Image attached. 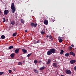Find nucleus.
Masks as SVG:
<instances>
[{
    "label": "nucleus",
    "mask_w": 76,
    "mask_h": 76,
    "mask_svg": "<svg viewBox=\"0 0 76 76\" xmlns=\"http://www.w3.org/2000/svg\"><path fill=\"white\" fill-rule=\"evenodd\" d=\"M46 37H47V38H48V37H49V36L48 35H47V36H46Z\"/></svg>",
    "instance_id": "41"
},
{
    "label": "nucleus",
    "mask_w": 76,
    "mask_h": 76,
    "mask_svg": "<svg viewBox=\"0 0 76 76\" xmlns=\"http://www.w3.org/2000/svg\"><path fill=\"white\" fill-rule=\"evenodd\" d=\"M34 63L35 64H37V63H38V61H37V60H35L34 61Z\"/></svg>",
    "instance_id": "22"
},
{
    "label": "nucleus",
    "mask_w": 76,
    "mask_h": 76,
    "mask_svg": "<svg viewBox=\"0 0 76 76\" xmlns=\"http://www.w3.org/2000/svg\"><path fill=\"white\" fill-rule=\"evenodd\" d=\"M13 70L14 71H15L16 70V69L14 68V69H13Z\"/></svg>",
    "instance_id": "38"
},
{
    "label": "nucleus",
    "mask_w": 76,
    "mask_h": 76,
    "mask_svg": "<svg viewBox=\"0 0 76 76\" xmlns=\"http://www.w3.org/2000/svg\"><path fill=\"white\" fill-rule=\"evenodd\" d=\"M13 48V46H11L10 47H9L8 48L9 49H12V48Z\"/></svg>",
    "instance_id": "26"
},
{
    "label": "nucleus",
    "mask_w": 76,
    "mask_h": 76,
    "mask_svg": "<svg viewBox=\"0 0 76 76\" xmlns=\"http://www.w3.org/2000/svg\"><path fill=\"white\" fill-rule=\"evenodd\" d=\"M12 72V70H9V73H11Z\"/></svg>",
    "instance_id": "32"
},
{
    "label": "nucleus",
    "mask_w": 76,
    "mask_h": 76,
    "mask_svg": "<svg viewBox=\"0 0 76 76\" xmlns=\"http://www.w3.org/2000/svg\"><path fill=\"white\" fill-rule=\"evenodd\" d=\"M74 70H76V66L74 67Z\"/></svg>",
    "instance_id": "36"
},
{
    "label": "nucleus",
    "mask_w": 76,
    "mask_h": 76,
    "mask_svg": "<svg viewBox=\"0 0 76 76\" xmlns=\"http://www.w3.org/2000/svg\"><path fill=\"white\" fill-rule=\"evenodd\" d=\"M50 21H51L52 22H54L55 21L54 19H53V18H51L50 19Z\"/></svg>",
    "instance_id": "17"
},
{
    "label": "nucleus",
    "mask_w": 76,
    "mask_h": 76,
    "mask_svg": "<svg viewBox=\"0 0 76 76\" xmlns=\"http://www.w3.org/2000/svg\"><path fill=\"white\" fill-rule=\"evenodd\" d=\"M49 38L50 39H51V40H53V37L51 35H50L49 37Z\"/></svg>",
    "instance_id": "16"
},
{
    "label": "nucleus",
    "mask_w": 76,
    "mask_h": 76,
    "mask_svg": "<svg viewBox=\"0 0 76 76\" xmlns=\"http://www.w3.org/2000/svg\"><path fill=\"white\" fill-rule=\"evenodd\" d=\"M10 56L11 58H13L15 56V54L14 53H12L11 54Z\"/></svg>",
    "instance_id": "12"
},
{
    "label": "nucleus",
    "mask_w": 76,
    "mask_h": 76,
    "mask_svg": "<svg viewBox=\"0 0 76 76\" xmlns=\"http://www.w3.org/2000/svg\"><path fill=\"white\" fill-rule=\"evenodd\" d=\"M76 60H71L70 61L71 64H74L76 63Z\"/></svg>",
    "instance_id": "10"
},
{
    "label": "nucleus",
    "mask_w": 76,
    "mask_h": 76,
    "mask_svg": "<svg viewBox=\"0 0 76 76\" xmlns=\"http://www.w3.org/2000/svg\"><path fill=\"white\" fill-rule=\"evenodd\" d=\"M1 39H4V38H5V36H4V35H2L1 36Z\"/></svg>",
    "instance_id": "20"
},
{
    "label": "nucleus",
    "mask_w": 76,
    "mask_h": 76,
    "mask_svg": "<svg viewBox=\"0 0 76 76\" xmlns=\"http://www.w3.org/2000/svg\"><path fill=\"white\" fill-rule=\"evenodd\" d=\"M40 42V41L39 40H38L37 42V43H39Z\"/></svg>",
    "instance_id": "34"
},
{
    "label": "nucleus",
    "mask_w": 76,
    "mask_h": 76,
    "mask_svg": "<svg viewBox=\"0 0 76 76\" xmlns=\"http://www.w3.org/2000/svg\"><path fill=\"white\" fill-rule=\"evenodd\" d=\"M44 69H45V66H42L39 68L40 70H44Z\"/></svg>",
    "instance_id": "15"
},
{
    "label": "nucleus",
    "mask_w": 76,
    "mask_h": 76,
    "mask_svg": "<svg viewBox=\"0 0 76 76\" xmlns=\"http://www.w3.org/2000/svg\"><path fill=\"white\" fill-rule=\"evenodd\" d=\"M31 55H32V54L31 53H30V54H28L27 55L28 57H30V56H31Z\"/></svg>",
    "instance_id": "30"
},
{
    "label": "nucleus",
    "mask_w": 76,
    "mask_h": 76,
    "mask_svg": "<svg viewBox=\"0 0 76 76\" xmlns=\"http://www.w3.org/2000/svg\"><path fill=\"white\" fill-rule=\"evenodd\" d=\"M22 51L24 54H26V53H27V50L24 49H22Z\"/></svg>",
    "instance_id": "8"
},
{
    "label": "nucleus",
    "mask_w": 76,
    "mask_h": 76,
    "mask_svg": "<svg viewBox=\"0 0 76 76\" xmlns=\"http://www.w3.org/2000/svg\"><path fill=\"white\" fill-rule=\"evenodd\" d=\"M69 54H70V55L73 56H75V53L73 52H69Z\"/></svg>",
    "instance_id": "14"
},
{
    "label": "nucleus",
    "mask_w": 76,
    "mask_h": 76,
    "mask_svg": "<svg viewBox=\"0 0 76 76\" xmlns=\"http://www.w3.org/2000/svg\"><path fill=\"white\" fill-rule=\"evenodd\" d=\"M51 59H49L48 60L47 62L46 63V64L48 65V64H49L50 63H51Z\"/></svg>",
    "instance_id": "13"
},
{
    "label": "nucleus",
    "mask_w": 76,
    "mask_h": 76,
    "mask_svg": "<svg viewBox=\"0 0 76 76\" xmlns=\"http://www.w3.org/2000/svg\"><path fill=\"white\" fill-rule=\"evenodd\" d=\"M18 64L20 66H21L22 64V63L21 62H19L18 63Z\"/></svg>",
    "instance_id": "28"
},
{
    "label": "nucleus",
    "mask_w": 76,
    "mask_h": 76,
    "mask_svg": "<svg viewBox=\"0 0 76 76\" xmlns=\"http://www.w3.org/2000/svg\"><path fill=\"white\" fill-rule=\"evenodd\" d=\"M71 46L72 47H74V45H73V44H72L71 45Z\"/></svg>",
    "instance_id": "37"
},
{
    "label": "nucleus",
    "mask_w": 76,
    "mask_h": 76,
    "mask_svg": "<svg viewBox=\"0 0 76 76\" xmlns=\"http://www.w3.org/2000/svg\"><path fill=\"white\" fill-rule=\"evenodd\" d=\"M60 76H64V75H60Z\"/></svg>",
    "instance_id": "42"
},
{
    "label": "nucleus",
    "mask_w": 76,
    "mask_h": 76,
    "mask_svg": "<svg viewBox=\"0 0 76 76\" xmlns=\"http://www.w3.org/2000/svg\"><path fill=\"white\" fill-rule=\"evenodd\" d=\"M41 63V60H40L38 61L39 63Z\"/></svg>",
    "instance_id": "35"
},
{
    "label": "nucleus",
    "mask_w": 76,
    "mask_h": 76,
    "mask_svg": "<svg viewBox=\"0 0 76 76\" xmlns=\"http://www.w3.org/2000/svg\"><path fill=\"white\" fill-rule=\"evenodd\" d=\"M1 13V11L0 10V14Z\"/></svg>",
    "instance_id": "43"
},
{
    "label": "nucleus",
    "mask_w": 76,
    "mask_h": 76,
    "mask_svg": "<svg viewBox=\"0 0 76 76\" xmlns=\"http://www.w3.org/2000/svg\"><path fill=\"white\" fill-rule=\"evenodd\" d=\"M4 74V72H0V75H2Z\"/></svg>",
    "instance_id": "31"
},
{
    "label": "nucleus",
    "mask_w": 76,
    "mask_h": 76,
    "mask_svg": "<svg viewBox=\"0 0 76 76\" xmlns=\"http://www.w3.org/2000/svg\"><path fill=\"white\" fill-rule=\"evenodd\" d=\"M34 71L35 72V73H38V70H36V69H34Z\"/></svg>",
    "instance_id": "27"
},
{
    "label": "nucleus",
    "mask_w": 76,
    "mask_h": 76,
    "mask_svg": "<svg viewBox=\"0 0 76 76\" xmlns=\"http://www.w3.org/2000/svg\"><path fill=\"white\" fill-rule=\"evenodd\" d=\"M40 33L42 35H44V34H45V31H41Z\"/></svg>",
    "instance_id": "23"
},
{
    "label": "nucleus",
    "mask_w": 76,
    "mask_h": 76,
    "mask_svg": "<svg viewBox=\"0 0 76 76\" xmlns=\"http://www.w3.org/2000/svg\"><path fill=\"white\" fill-rule=\"evenodd\" d=\"M63 53H64V51L62 50H61V52L60 53V54H63Z\"/></svg>",
    "instance_id": "19"
},
{
    "label": "nucleus",
    "mask_w": 76,
    "mask_h": 76,
    "mask_svg": "<svg viewBox=\"0 0 76 76\" xmlns=\"http://www.w3.org/2000/svg\"><path fill=\"white\" fill-rule=\"evenodd\" d=\"M50 50L51 53H53V54H54L56 51V50L55 48H51L50 49Z\"/></svg>",
    "instance_id": "3"
},
{
    "label": "nucleus",
    "mask_w": 76,
    "mask_h": 76,
    "mask_svg": "<svg viewBox=\"0 0 76 76\" xmlns=\"http://www.w3.org/2000/svg\"><path fill=\"white\" fill-rule=\"evenodd\" d=\"M21 22L22 23H23V24H24V20H23V19H21Z\"/></svg>",
    "instance_id": "25"
},
{
    "label": "nucleus",
    "mask_w": 76,
    "mask_h": 76,
    "mask_svg": "<svg viewBox=\"0 0 76 76\" xmlns=\"http://www.w3.org/2000/svg\"><path fill=\"white\" fill-rule=\"evenodd\" d=\"M62 41H63V40H62V39H59V42L61 43V42H62Z\"/></svg>",
    "instance_id": "29"
},
{
    "label": "nucleus",
    "mask_w": 76,
    "mask_h": 76,
    "mask_svg": "<svg viewBox=\"0 0 76 76\" xmlns=\"http://www.w3.org/2000/svg\"><path fill=\"white\" fill-rule=\"evenodd\" d=\"M15 53L16 54H18L19 53V48L16 49L15 51Z\"/></svg>",
    "instance_id": "7"
},
{
    "label": "nucleus",
    "mask_w": 76,
    "mask_h": 76,
    "mask_svg": "<svg viewBox=\"0 0 76 76\" xmlns=\"http://www.w3.org/2000/svg\"><path fill=\"white\" fill-rule=\"evenodd\" d=\"M44 23L45 25H47L48 23V20H45L44 21Z\"/></svg>",
    "instance_id": "9"
},
{
    "label": "nucleus",
    "mask_w": 76,
    "mask_h": 76,
    "mask_svg": "<svg viewBox=\"0 0 76 76\" xmlns=\"http://www.w3.org/2000/svg\"><path fill=\"white\" fill-rule=\"evenodd\" d=\"M15 22L14 21H12L10 23L11 24V25H15Z\"/></svg>",
    "instance_id": "18"
},
{
    "label": "nucleus",
    "mask_w": 76,
    "mask_h": 76,
    "mask_svg": "<svg viewBox=\"0 0 76 76\" xmlns=\"http://www.w3.org/2000/svg\"><path fill=\"white\" fill-rule=\"evenodd\" d=\"M53 67H54L56 68H57V67H58V65H57V64L56 63H53Z\"/></svg>",
    "instance_id": "6"
},
{
    "label": "nucleus",
    "mask_w": 76,
    "mask_h": 76,
    "mask_svg": "<svg viewBox=\"0 0 76 76\" xmlns=\"http://www.w3.org/2000/svg\"><path fill=\"white\" fill-rule=\"evenodd\" d=\"M28 32V30H26L25 31V32H26H26Z\"/></svg>",
    "instance_id": "39"
},
{
    "label": "nucleus",
    "mask_w": 76,
    "mask_h": 76,
    "mask_svg": "<svg viewBox=\"0 0 76 76\" xmlns=\"http://www.w3.org/2000/svg\"><path fill=\"white\" fill-rule=\"evenodd\" d=\"M3 20L4 21H3V22H6V19H5V18H4Z\"/></svg>",
    "instance_id": "33"
},
{
    "label": "nucleus",
    "mask_w": 76,
    "mask_h": 76,
    "mask_svg": "<svg viewBox=\"0 0 76 76\" xmlns=\"http://www.w3.org/2000/svg\"><path fill=\"white\" fill-rule=\"evenodd\" d=\"M65 72L67 75H71L72 74V72L71 71L67 69L65 71Z\"/></svg>",
    "instance_id": "4"
},
{
    "label": "nucleus",
    "mask_w": 76,
    "mask_h": 76,
    "mask_svg": "<svg viewBox=\"0 0 76 76\" xmlns=\"http://www.w3.org/2000/svg\"><path fill=\"white\" fill-rule=\"evenodd\" d=\"M31 25L32 28H33V27H35V28H36L37 25V23H34L32 22L31 23Z\"/></svg>",
    "instance_id": "2"
},
{
    "label": "nucleus",
    "mask_w": 76,
    "mask_h": 76,
    "mask_svg": "<svg viewBox=\"0 0 76 76\" xmlns=\"http://www.w3.org/2000/svg\"><path fill=\"white\" fill-rule=\"evenodd\" d=\"M9 10H6L4 11V15H7L9 13Z\"/></svg>",
    "instance_id": "5"
},
{
    "label": "nucleus",
    "mask_w": 76,
    "mask_h": 76,
    "mask_svg": "<svg viewBox=\"0 0 76 76\" xmlns=\"http://www.w3.org/2000/svg\"><path fill=\"white\" fill-rule=\"evenodd\" d=\"M11 9L12 10V13H14L16 11V8L15 7V4L12 3L11 5Z\"/></svg>",
    "instance_id": "1"
},
{
    "label": "nucleus",
    "mask_w": 76,
    "mask_h": 76,
    "mask_svg": "<svg viewBox=\"0 0 76 76\" xmlns=\"http://www.w3.org/2000/svg\"><path fill=\"white\" fill-rule=\"evenodd\" d=\"M17 35V33H13L12 34L13 37H15L16 35Z\"/></svg>",
    "instance_id": "24"
},
{
    "label": "nucleus",
    "mask_w": 76,
    "mask_h": 76,
    "mask_svg": "<svg viewBox=\"0 0 76 76\" xmlns=\"http://www.w3.org/2000/svg\"><path fill=\"white\" fill-rule=\"evenodd\" d=\"M47 54L48 56H50L51 55V54H52V53L50 50L49 51H48L47 52Z\"/></svg>",
    "instance_id": "11"
},
{
    "label": "nucleus",
    "mask_w": 76,
    "mask_h": 76,
    "mask_svg": "<svg viewBox=\"0 0 76 76\" xmlns=\"http://www.w3.org/2000/svg\"><path fill=\"white\" fill-rule=\"evenodd\" d=\"M69 48L70 49H71L72 48V47H69Z\"/></svg>",
    "instance_id": "40"
},
{
    "label": "nucleus",
    "mask_w": 76,
    "mask_h": 76,
    "mask_svg": "<svg viewBox=\"0 0 76 76\" xmlns=\"http://www.w3.org/2000/svg\"><path fill=\"white\" fill-rule=\"evenodd\" d=\"M65 57H69V53H66L65 54Z\"/></svg>",
    "instance_id": "21"
}]
</instances>
